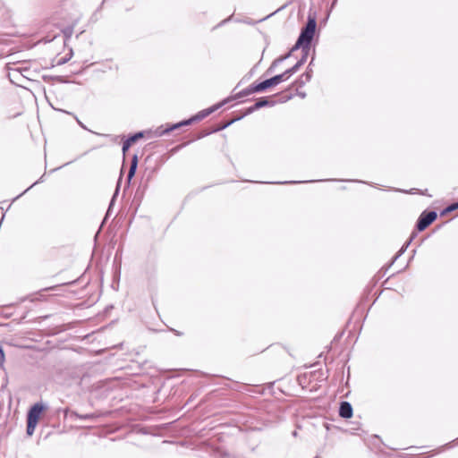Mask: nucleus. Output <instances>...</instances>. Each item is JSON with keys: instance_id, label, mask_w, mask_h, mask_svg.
Wrapping results in <instances>:
<instances>
[{"instance_id": "obj_11", "label": "nucleus", "mask_w": 458, "mask_h": 458, "mask_svg": "<svg viewBox=\"0 0 458 458\" xmlns=\"http://www.w3.org/2000/svg\"><path fill=\"white\" fill-rule=\"evenodd\" d=\"M275 105V101H270L267 98L263 97L257 99L255 102V108L257 110L265 107V106H273Z\"/></svg>"}, {"instance_id": "obj_20", "label": "nucleus", "mask_w": 458, "mask_h": 458, "mask_svg": "<svg viewBox=\"0 0 458 458\" xmlns=\"http://www.w3.org/2000/svg\"><path fill=\"white\" fill-rule=\"evenodd\" d=\"M295 72L291 68L287 69L286 71H284L282 74V76L284 77V81H287L292 75H293Z\"/></svg>"}, {"instance_id": "obj_15", "label": "nucleus", "mask_w": 458, "mask_h": 458, "mask_svg": "<svg viewBox=\"0 0 458 458\" xmlns=\"http://www.w3.org/2000/svg\"><path fill=\"white\" fill-rule=\"evenodd\" d=\"M411 241H412V237H411V239L399 250V251L394 257L393 262H394L399 257H401L404 253V251L406 250L407 247L409 246V244L411 243Z\"/></svg>"}, {"instance_id": "obj_23", "label": "nucleus", "mask_w": 458, "mask_h": 458, "mask_svg": "<svg viewBox=\"0 0 458 458\" xmlns=\"http://www.w3.org/2000/svg\"><path fill=\"white\" fill-rule=\"evenodd\" d=\"M4 363V351L2 344H0V367L3 368Z\"/></svg>"}, {"instance_id": "obj_33", "label": "nucleus", "mask_w": 458, "mask_h": 458, "mask_svg": "<svg viewBox=\"0 0 458 458\" xmlns=\"http://www.w3.org/2000/svg\"><path fill=\"white\" fill-rule=\"evenodd\" d=\"M176 335H182V333L175 330V329H171Z\"/></svg>"}, {"instance_id": "obj_32", "label": "nucleus", "mask_w": 458, "mask_h": 458, "mask_svg": "<svg viewBox=\"0 0 458 458\" xmlns=\"http://www.w3.org/2000/svg\"><path fill=\"white\" fill-rule=\"evenodd\" d=\"M77 122H78V123L80 124V126H81V128H83V129L87 130L86 126H85V125H84L81 121H79V120L77 119Z\"/></svg>"}, {"instance_id": "obj_13", "label": "nucleus", "mask_w": 458, "mask_h": 458, "mask_svg": "<svg viewBox=\"0 0 458 458\" xmlns=\"http://www.w3.org/2000/svg\"><path fill=\"white\" fill-rule=\"evenodd\" d=\"M75 24L76 21L72 25L67 26L62 30L65 40H68L72 38Z\"/></svg>"}, {"instance_id": "obj_1", "label": "nucleus", "mask_w": 458, "mask_h": 458, "mask_svg": "<svg viewBox=\"0 0 458 458\" xmlns=\"http://www.w3.org/2000/svg\"><path fill=\"white\" fill-rule=\"evenodd\" d=\"M283 81H284V77L282 76V74L275 75V76H273L269 79H267L261 82L250 85L248 88H246V89H242V91L238 92L237 94H235L233 97V98L238 99V98L247 97L253 93L263 92V91L267 90L268 88L278 85L279 83H281Z\"/></svg>"}, {"instance_id": "obj_9", "label": "nucleus", "mask_w": 458, "mask_h": 458, "mask_svg": "<svg viewBox=\"0 0 458 458\" xmlns=\"http://www.w3.org/2000/svg\"><path fill=\"white\" fill-rule=\"evenodd\" d=\"M145 131V135H147L148 138L161 137V136L168 133L166 126L165 127L164 125L158 126L157 128H156L153 131L148 130V131Z\"/></svg>"}, {"instance_id": "obj_5", "label": "nucleus", "mask_w": 458, "mask_h": 458, "mask_svg": "<svg viewBox=\"0 0 458 458\" xmlns=\"http://www.w3.org/2000/svg\"><path fill=\"white\" fill-rule=\"evenodd\" d=\"M231 99H233V97L231 98L225 99L223 102H221L217 105H215L209 108H207V109H204V110L199 112L197 114L189 118V120H191V123L194 122L200 121V120L204 119L205 117H207L208 115H209L210 114H212L214 111L217 110L219 107L224 106L225 103H228Z\"/></svg>"}, {"instance_id": "obj_12", "label": "nucleus", "mask_w": 458, "mask_h": 458, "mask_svg": "<svg viewBox=\"0 0 458 458\" xmlns=\"http://www.w3.org/2000/svg\"><path fill=\"white\" fill-rule=\"evenodd\" d=\"M191 120L186 119V120L181 121L174 124H166V128H167V131L169 133V132H171L176 129H179L182 126H187V125H191Z\"/></svg>"}, {"instance_id": "obj_28", "label": "nucleus", "mask_w": 458, "mask_h": 458, "mask_svg": "<svg viewBox=\"0 0 458 458\" xmlns=\"http://www.w3.org/2000/svg\"><path fill=\"white\" fill-rule=\"evenodd\" d=\"M454 442H457V444H458V438H457L456 440H454V441L449 442V443H447L446 445H443V446L441 447V451H442V450H444L445 448H451V447H453V446H454Z\"/></svg>"}, {"instance_id": "obj_22", "label": "nucleus", "mask_w": 458, "mask_h": 458, "mask_svg": "<svg viewBox=\"0 0 458 458\" xmlns=\"http://www.w3.org/2000/svg\"><path fill=\"white\" fill-rule=\"evenodd\" d=\"M310 51V47L304 48V50L301 52L302 55L300 60L302 61L303 63H305L307 61Z\"/></svg>"}, {"instance_id": "obj_30", "label": "nucleus", "mask_w": 458, "mask_h": 458, "mask_svg": "<svg viewBox=\"0 0 458 458\" xmlns=\"http://www.w3.org/2000/svg\"><path fill=\"white\" fill-rule=\"evenodd\" d=\"M292 69L294 71V72H297V71L300 69L299 65L294 64Z\"/></svg>"}, {"instance_id": "obj_29", "label": "nucleus", "mask_w": 458, "mask_h": 458, "mask_svg": "<svg viewBox=\"0 0 458 458\" xmlns=\"http://www.w3.org/2000/svg\"><path fill=\"white\" fill-rule=\"evenodd\" d=\"M291 55H292V52L289 51L287 54H285L284 55H281L278 58H279V60H281V62H284V60L288 59Z\"/></svg>"}, {"instance_id": "obj_38", "label": "nucleus", "mask_w": 458, "mask_h": 458, "mask_svg": "<svg viewBox=\"0 0 458 458\" xmlns=\"http://www.w3.org/2000/svg\"><path fill=\"white\" fill-rule=\"evenodd\" d=\"M293 435L294 437H296V436H297V432H296V431H293Z\"/></svg>"}, {"instance_id": "obj_6", "label": "nucleus", "mask_w": 458, "mask_h": 458, "mask_svg": "<svg viewBox=\"0 0 458 458\" xmlns=\"http://www.w3.org/2000/svg\"><path fill=\"white\" fill-rule=\"evenodd\" d=\"M145 136V131H138L132 135H130L123 143L122 150L123 155L129 150L131 146L134 144L140 139H142Z\"/></svg>"}, {"instance_id": "obj_34", "label": "nucleus", "mask_w": 458, "mask_h": 458, "mask_svg": "<svg viewBox=\"0 0 458 458\" xmlns=\"http://www.w3.org/2000/svg\"><path fill=\"white\" fill-rule=\"evenodd\" d=\"M67 61V59H63L58 62V64H64Z\"/></svg>"}, {"instance_id": "obj_14", "label": "nucleus", "mask_w": 458, "mask_h": 458, "mask_svg": "<svg viewBox=\"0 0 458 458\" xmlns=\"http://www.w3.org/2000/svg\"><path fill=\"white\" fill-rule=\"evenodd\" d=\"M120 182H121V177L119 178L118 180V183H117V186H116V189H115V191L112 197V199L110 201V204H109V207H108V209H107V212H106V216L109 215V212L114 205V199L115 198L117 197L118 193H119V187H120Z\"/></svg>"}, {"instance_id": "obj_19", "label": "nucleus", "mask_w": 458, "mask_h": 458, "mask_svg": "<svg viewBox=\"0 0 458 458\" xmlns=\"http://www.w3.org/2000/svg\"><path fill=\"white\" fill-rule=\"evenodd\" d=\"M244 115L241 116V117H238V118H235L232 121H229L227 123H225V124L217 127L216 129L213 130V132H216L218 131H221V130H224L225 129L226 127H228L229 125H231L233 122L237 121V120H240L241 118H242Z\"/></svg>"}, {"instance_id": "obj_25", "label": "nucleus", "mask_w": 458, "mask_h": 458, "mask_svg": "<svg viewBox=\"0 0 458 458\" xmlns=\"http://www.w3.org/2000/svg\"><path fill=\"white\" fill-rule=\"evenodd\" d=\"M311 181H305L304 182H310ZM298 181H285V182H277V184H295L300 183Z\"/></svg>"}, {"instance_id": "obj_3", "label": "nucleus", "mask_w": 458, "mask_h": 458, "mask_svg": "<svg viewBox=\"0 0 458 458\" xmlns=\"http://www.w3.org/2000/svg\"><path fill=\"white\" fill-rule=\"evenodd\" d=\"M317 28V21L315 17L309 15L305 26L301 30L298 40L304 44V48L310 47Z\"/></svg>"}, {"instance_id": "obj_8", "label": "nucleus", "mask_w": 458, "mask_h": 458, "mask_svg": "<svg viewBox=\"0 0 458 458\" xmlns=\"http://www.w3.org/2000/svg\"><path fill=\"white\" fill-rule=\"evenodd\" d=\"M352 406L349 402L343 401L339 407V416L344 419H350L352 416Z\"/></svg>"}, {"instance_id": "obj_18", "label": "nucleus", "mask_w": 458, "mask_h": 458, "mask_svg": "<svg viewBox=\"0 0 458 458\" xmlns=\"http://www.w3.org/2000/svg\"><path fill=\"white\" fill-rule=\"evenodd\" d=\"M281 63L282 62L279 60V58L275 59L267 70V73H272Z\"/></svg>"}, {"instance_id": "obj_26", "label": "nucleus", "mask_w": 458, "mask_h": 458, "mask_svg": "<svg viewBox=\"0 0 458 458\" xmlns=\"http://www.w3.org/2000/svg\"><path fill=\"white\" fill-rule=\"evenodd\" d=\"M257 110V108H255V104L249 106L246 111H245V114L244 115H248V114H252L253 112H255Z\"/></svg>"}, {"instance_id": "obj_36", "label": "nucleus", "mask_w": 458, "mask_h": 458, "mask_svg": "<svg viewBox=\"0 0 458 458\" xmlns=\"http://www.w3.org/2000/svg\"><path fill=\"white\" fill-rule=\"evenodd\" d=\"M146 187H147V186H144V189H143V191H142V192H141L140 197H142V195H144V191H145Z\"/></svg>"}, {"instance_id": "obj_40", "label": "nucleus", "mask_w": 458, "mask_h": 458, "mask_svg": "<svg viewBox=\"0 0 458 458\" xmlns=\"http://www.w3.org/2000/svg\"><path fill=\"white\" fill-rule=\"evenodd\" d=\"M315 458H318V456H316Z\"/></svg>"}, {"instance_id": "obj_31", "label": "nucleus", "mask_w": 458, "mask_h": 458, "mask_svg": "<svg viewBox=\"0 0 458 458\" xmlns=\"http://www.w3.org/2000/svg\"><path fill=\"white\" fill-rule=\"evenodd\" d=\"M305 63H303L302 61L299 60L295 64L296 65H299V67L301 68Z\"/></svg>"}, {"instance_id": "obj_16", "label": "nucleus", "mask_w": 458, "mask_h": 458, "mask_svg": "<svg viewBox=\"0 0 458 458\" xmlns=\"http://www.w3.org/2000/svg\"><path fill=\"white\" fill-rule=\"evenodd\" d=\"M72 415L81 420H92V419L96 418V415L94 413L79 414L78 412L74 411V412H72Z\"/></svg>"}, {"instance_id": "obj_10", "label": "nucleus", "mask_w": 458, "mask_h": 458, "mask_svg": "<svg viewBox=\"0 0 458 458\" xmlns=\"http://www.w3.org/2000/svg\"><path fill=\"white\" fill-rule=\"evenodd\" d=\"M137 167H138V156L135 154L132 157V159H131V165H130V169H129V172H128V174H127V182H128V183H130L131 180L135 175Z\"/></svg>"}, {"instance_id": "obj_35", "label": "nucleus", "mask_w": 458, "mask_h": 458, "mask_svg": "<svg viewBox=\"0 0 458 458\" xmlns=\"http://www.w3.org/2000/svg\"><path fill=\"white\" fill-rule=\"evenodd\" d=\"M337 0H333L332 6H334L336 4Z\"/></svg>"}, {"instance_id": "obj_2", "label": "nucleus", "mask_w": 458, "mask_h": 458, "mask_svg": "<svg viewBox=\"0 0 458 458\" xmlns=\"http://www.w3.org/2000/svg\"><path fill=\"white\" fill-rule=\"evenodd\" d=\"M47 409V406L42 403H34L27 413V428L26 433L28 436H32L38 425L41 413Z\"/></svg>"}, {"instance_id": "obj_4", "label": "nucleus", "mask_w": 458, "mask_h": 458, "mask_svg": "<svg viewBox=\"0 0 458 458\" xmlns=\"http://www.w3.org/2000/svg\"><path fill=\"white\" fill-rule=\"evenodd\" d=\"M437 217V214L436 211H423L419 216L416 228L418 231L422 232L428 226H429Z\"/></svg>"}, {"instance_id": "obj_37", "label": "nucleus", "mask_w": 458, "mask_h": 458, "mask_svg": "<svg viewBox=\"0 0 458 458\" xmlns=\"http://www.w3.org/2000/svg\"><path fill=\"white\" fill-rule=\"evenodd\" d=\"M140 193V188L138 189V191H136V196H138Z\"/></svg>"}, {"instance_id": "obj_21", "label": "nucleus", "mask_w": 458, "mask_h": 458, "mask_svg": "<svg viewBox=\"0 0 458 458\" xmlns=\"http://www.w3.org/2000/svg\"><path fill=\"white\" fill-rule=\"evenodd\" d=\"M298 49H301L302 52L304 50V44L297 39L296 43L293 45L290 51L293 53Z\"/></svg>"}, {"instance_id": "obj_24", "label": "nucleus", "mask_w": 458, "mask_h": 458, "mask_svg": "<svg viewBox=\"0 0 458 458\" xmlns=\"http://www.w3.org/2000/svg\"><path fill=\"white\" fill-rule=\"evenodd\" d=\"M43 176L42 175L40 177L39 180H38L37 182H35L34 183H32L30 187H28L22 193H21L19 196L16 197V199H18L19 197H21L22 194L26 193L28 191H30L33 186H35L36 184H38V182H42V179H43Z\"/></svg>"}, {"instance_id": "obj_17", "label": "nucleus", "mask_w": 458, "mask_h": 458, "mask_svg": "<svg viewBox=\"0 0 458 458\" xmlns=\"http://www.w3.org/2000/svg\"><path fill=\"white\" fill-rule=\"evenodd\" d=\"M458 208V202H454L448 207H446L442 212L441 215H445L447 213L453 212Z\"/></svg>"}, {"instance_id": "obj_7", "label": "nucleus", "mask_w": 458, "mask_h": 458, "mask_svg": "<svg viewBox=\"0 0 458 458\" xmlns=\"http://www.w3.org/2000/svg\"><path fill=\"white\" fill-rule=\"evenodd\" d=\"M314 58L315 57L313 55L308 65L307 71L304 73H302L296 81V83L298 84L299 87H303L307 82H309L311 80L313 71L310 66L313 64Z\"/></svg>"}, {"instance_id": "obj_27", "label": "nucleus", "mask_w": 458, "mask_h": 458, "mask_svg": "<svg viewBox=\"0 0 458 458\" xmlns=\"http://www.w3.org/2000/svg\"><path fill=\"white\" fill-rule=\"evenodd\" d=\"M18 70L23 77L27 78L26 73H28L30 72V69L28 67H21V68H19Z\"/></svg>"}, {"instance_id": "obj_39", "label": "nucleus", "mask_w": 458, "mask_h": 458, "mask_svg": "<svg viewBox=\"0 0 458 458\" xmlns=\"http://www.w3.org/2000/svg\"><path fill=\"white\" fill-rule=\"evenodd\" d=\"M359 182H361V183H366L364 181H358Z\"/></svg>"}]
</instances>
